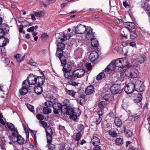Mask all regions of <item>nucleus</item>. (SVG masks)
Returning <instances> with one entry per match:
<instances>
[{"label":"nucleus","mask_w":150,"mask_h":150,"mask_svg":"<svg viewBox=\"0 0 150 150\" xmlns=\"http://www.w3.org/2000/svg\"><path fill=\"white\" fill-rule=\"evenodd\" d=\"M74 28L72 30L69 28L68 31L65 30L63 33H59V35L57 36V38L58 40L60 39V41L62 42H64L66 40H68L70 37L77 33L76 30H74Z\"/></svg>","instance_id":"f257e3e1"},{"label":"nucleus","mask_w":150,"mask_h":150,"mask_svg":"<svg viewBox=\"0 0 150 150\" xmlns=\"http://www.w3.org/2000/svg\"><path fill=\"white\" fill-rule=\"evenodd\" d=\"M81 113L80 110L78 108L74 109L69 108L67 110L66 114L70 116L69 117L71 119L75 120Z\"/></svg>","instance_id":"f03ea898"},{"label":"nucleus","mask_w":150,"mask_h":150,"mask_svg":"<svg viewBox=\"0 0 150 150\" xmlns=\"http://www.w3.org/2000/svg\"><path fill=\"white\" fill-rule=\"evenodd\" d=\"M124 73L127 76L132 78H136L139 75L138 70L135 68H132L131 70L128 69L125 71Z\"/></svg>","instance_id":"7ed1b4c3"},{"label":"nucleus","mask_w":150,"mask_h":150,"mask_svg":"<svg viewBox=\"0 0 150 150\" xmlns=\"http://www.w3.org/2000/svg\"><path fill=\"white\" fill-rule=\"evenodd\" d=\"M28 77L22 83V87L19 90L20 94H27L28 92Z\"/></svg>","instance_id":"20e7f679"},{"label":"nucleus","mask_w":150,"mask_h":150,"mask_svg":"<svg viewBox=\"0 0 150 150\" xmlns=\"http://www.w3.org/2000/svg\"><path fill=\"white\" fill-rule=\"evenodd\" d=\"M110 91L112 94H120L123 90L121 89L120 85L115 84L111 87Z\"/></svg>","instance_id":"39448f33"},{"label":"nucleus","mask_w":150,"mask_h":150,"mask_svg":"<svg viewBox=\"0 0 150 150\" xmlns=\"http://www.w3.org/2000/svg\"><path fill=\"white\" fill-rule=\"evenodd\" d=\"M136 86L132 83H128L127 86L125 88L124 91L127 94H132L134 90H135Z\"/></svg>","instance_id":"423d86ee"},{"label":"nucleus","mask_w":150,"mask_h":150,"mask_svg":"<svg viewBox=\"0 0 150 150\" xmlns=\"http://www.w3.org/2000/svg\"><path fill=\"white\" fill-rule=\"evenodd\" d=\"M46 136L47 137V142L48 143H51L52 140V135L53 132L51 127L48 126L45 128Z\"/></svg>","instance_id":"0eeeda50"},{"label":"nucleus","mask_w":150,"mask_h":150,"mask_svg":"<svg viewBox=\"0 0 150 150\" xmlns=\"http://www.w3.org/2000/svg\"><path fill=\"white\" fill-rule=\"evenodd\" d=\"M86 26L81 24H78L77 27L74 28V30H76L77 33L78 34H83L86 31Z\"/></svg>","instance_id":"6e6552de"},{"label":"nucleus","mask_w":150,"mask_h":150,"mask_svg":"<svg viewBox=\"0 0 150 150\" xmlns=\"http://www.w3.org/2000/svg\"><path fill=\"white\" fill-rule=\"evenodd\" d=\"M135 91L139 93L142 92L144 90V86L142 85L140 81L138 80L135 82Z\"/></svg>","instance_id":"1a4fd4ad"},{"label":"nucleus","mask_w":150,"mask_h":150,"mask_svg":"<svg viewBox=\"0 0 150 150\" xmlns=\"http://www.w3.org/2000/svg\"><path fill=\"white\" fill-rule=\"evenodd\" d=\"M74 73L76 79V78H79L83 76L85 73V71L83 69H78L74 71Z\"/></svg>","instance_id":"9d476101"},{"label":"nucleus","mask_w":150,"mask_h":150,"mask_svg":"<svg viewBox=\"0 0 150 150\" xmlns=\"http://www.w3.org/2000/svg\"><path fill=\"white\" fill-rule=\"evenodd\" d=\"M52 107L53 108L54 113L57 114H58L61 108V104L57 102L54 103Z\"/></svg>","instance_id":"9b49d317"},{"label":"nucleus","mask_w":150,"mask_h":150,"mask_svg":"<svg viewBox=\"0 0 150 150\" xmlns=\"http://www.w3.org/2000/svg\"><path fill=\"white\" fill-rule=\"evenodd\" d=\"M64 76L65 77L66 79L71 80H74L75 78L74 75V71L71 72L70 71L64 72Z\"/></svg>","instance_id":"f8f14e48"},{"label":"nucleus","mask_w":150,"mask_h":150,"mask_svg":"<svg viewBox=\"0 0 150 150\" xmlns=\"http://www.w3.org/2000/svg\"><path fill=\"white\" fill-rule=\"evenodd\" d=\"M86 38L88 40H89L90 39H91L92 38H94V35L92 32L93 29L89 27L86 28Z\"/></svg>","instance_id":"ddd939ff"},{"label":"nucleus","mask_w":150,"mask_h":150,"mask_svg":"<svg viewBox=\"0 0 150 150\" xmlns=\"http://www.w3.org/2000/svg\"><path fill=\"white\" fill-rule=\"evenodd\" d=\"M37 83V77L32 74H29V85H34Z\"/></svg>","instance_id":"4468645a"},{"label":"nucleus","mask_w":150,"mask_h":150,"mask_svg":"<svg viewBox=\"0 0 150 150\" xmlns=\"http://www.w3.org/2000/svg\"><path fill=\"white\" fill-rule=\"evenodd\" d=\"M98 53L96 51H93L90 54L89 56L90 60L91 62H93L98 58Z\"/></svg>","instance_id":"2eb2a0df"},{"label":"nucleus","mask_w":150,"mask_h":150,"mask_svg":"<svg viewBox=\"0 0 150 150\" xmlns=\"http://www.w3.org/2000/svg\"><path fill=\"white\" fill-rule=\"evenodd\" d=\"M56 56L58 57L60 60L62 64H64L67 62L66 58L63 55V52H60L56 53Z\"/></svg>","instance_id":"dca6fc26"},{"label":"nucleus","mask_w":150,"mask_h":150,"mask_svg":"<svg viewBox=\"0 0 150 150\" xmlns=\"http://www.w3.org/2000/svg\"><path fill=\"white\" fill-rule=\"evenodd\" d=\"M123 25L125 27L130 31V30L134 29L135 25L134 23L132 22H127L123 23Z\"/></svg>","instance_id":"f3484780"},{"label":"nucleus","mask_w":150,"mask_h":150,"mask_svg":"<svg viewBox=\"0 0 150 150\" xmlns=\"http://www.w3.org/2000/svg\"><path fill=\"white\" fill-rule=\"evenodd\" d=\"M11 137H9V138L13 142H15L17 141L18 137V132L17 131H15L14 132L11 133Z\"/></svg>","instance_id":"a211bd4d"},{"label":"nucleus","mask_w":150,"mask_h":150,"mask_svg":"<svg viewBox=\"0 0 150 150\" xmlns=\"http://www.w3.org/2000/svg\"><path fill=\"white\" fill-rule=\"evenodd\" d=\"M57 50L56 53L63 52V50L65 47V45L62 42H59L57 45Z\"/></svg>","instance_id":"6ab92c4d"},{"label":"nucleus","mask_w":150,"mask_h":150,"mask_svg":"<svg viewBox=\"0 0 150 150\" xmlns=\"http://www.w3.org/2000/svg\"><path fill=\"white\" fill-rule=\"evenodd\" d=\"M133 99L134 103H138L140 102L142 99V94H132Z\"/></svg>","instance_id":"aec40b11"},{"label":"nucleus","mask_w":150,"mask_h":150,"mask_svg":"<svg viewBox=\"0 0 150 150\" xmlns=\"http://www.w3.org/2000/svg\"><path fill=\"white\" fill-rule=\"evenodd\" d=\"M83 52V49L81 48L78 47L75 50L74 55L77 58H81L82 54Z\"/></svg>","instance_id":"412c9836"},{"label":"nucleus","mask_w":150,"mask_h":150,"mask_svg":"<svg viewBox=\"0 0 150 150\" xmlns=\"http://www.w3.org/2000/svg\"><path fill=\"white\" fill-rule=\"evenodd\" d=\"M45 81L44 76H38L37 77V83L35 84L39 86H42L44 84Z\"/></svg>","instance_id":"4be33fe9"},{"label":"nucleus","mask_w":150,"mask_h":150,"mask_svg":"<svg viewBox=\"0 0 150 150\" xmlns=\"http://www.w3.org/2000/svg\"><path fill=\"white\" fill-rule=\"evenodd\" d=\"M115 67L112 61L111 63L109 64L105 68V71L108 72L110 71L114 70L115 69Z\"/></svg>","instance_id":"5701e85b"},{"label":"nucleus","mask_w":150,"mask_h":150,"mask_svg":"<svg viewBox=\"0 0 150 150\" xmlns=\"http://www.w3.org/2000/svg\"><path fill=\"white\" fill-rule=\"evenodd\" d=\"M64 64V66L62 69V71L64 72H66L71 71V66L68 63H65Z\"/></svg>","instance_id":"b1692460"},{"label":"nucleus","mask_w":150,"mask_h":150,"mask_svg":"<svg viewBox=\"0 0 150 150\" xmlns=\"http://www.w3.org/2000/svg\"><path fill=\"white\" fill-rule=\"evenodd\" d=\"M148 1L146 0V1L143 3L141 5L142 8L146 11H149L150 8V4Z\"/></svg>","instance_id":"393cba45"},{"label":"nucleus","mask_w":150,"mask_h":150,"mask_svg":"<svg viewBox=\"0 0 150 150\" xmlns=\"http://www.w3.org/2000/svg\"><path fill=\"white\" fill-rule=\"evenodd\" d=\"M91 39V48L94 49L95 47H98L99 44L98 40L95 38H92Z\"/></svg>","instance_id":"a878e982"},{"label":"nucleus","mask_w":150,"mask_h":150,"mask_svg":"<svg viewBox=\"0 0 150 150\" xmlns=\"http://www.w3.org/2000/svg\"><path fill=\"white\" fill-rule=\"evenodd\" d=\"M9 40L7 38H0V47H4L6 45V43L8 42Z\"/></svg>","instance_id":"bb28decb"},{"label":"nucleus","mask_w":150,"mask_h":150,"mask_svg":"<svg viewBox=\"0 0 150 150\" xmlns=\"http://www.w3.org/2000/svg\"><path fill=\"white\" fill-rule=\"evenodd\" d=\"M85 96L86 95L84 94H81L77 98V100L80 105H83L84 104L86 100Z\"/></svg>","instance_id":"cd10ccee"},{"label":"nucleus","mask_w":150,"mask_h":150,"mask_svg":"<svg viewBox=\"0 0 150 150\" xmlns=\"http://www.w3.org/2000/svg\"><path fill=\"white\" fill-rule=\"evenodd\" d=\"M25 55H24L21 57L20 54H17L14 56V58L16 59L18 63H20L23 60L25 59Z\"/></svg>","instance_id":"c85d7f7f"},{"label":"nucleus","mask_w":150,"mask_h":150,"mask_svg":"<svg viewBox=\"0 0 150 150\" xmlns=\"http://www.w3.org/2000/svg\"><path fill=\"white\" fill-rule=\"evenodd\" d=\"M137 60L140 63L144 62L146 60V58L144 54L139 55L137 56Z\"/></svg>","instance_id":"c756f323"},{"label":"nucleus","mask_w":150,"mask_h":150,"mask_svg":"<svg viewBox=\"0 0 150 150\" xmlns=\"http://www.w3.org/2000/svg\"><path fill=\"white\" fill-rule=\"evenodd\" d=\"M115 67H122L123 65L121 60L120 59H117L115 61H112Z\"/></svg>","instance_id":"7c9ffc66"},{"label":"nucleus","mask_w":150,"mask_h":150,"mask_svg":"<svg viewBox=\"0 0 150 150\" xmlns=\"http://www.w3.org/2000/svg\"><path fill=\"white\" fill-rule=\"evenodd\" d=\"M94 91V87L92 85L88 86L85 90L86 94H92Z\"/></svg>","instance_id":"2f4dec72"},{"label":"nucleus","mask_w":150,"mask_h":150,"mask_svg":"<svg viewBox=\"0 0 150 150\" xmlns=\"http://www.w3.org/2000/svg\"><path fill=\"white\" fill-rule=\"evenodd\" d=\"M41 86H35L34 88V91L36 94H41L43 91L42 88Z\"/></svg>","instance_id":"473e14b6"},{"label":"nucleus","mask_w":150,"mask_h":150,"mask_svg":"<svg viewBox=\"0 0 150 150\" xmlns=\"http://www.w3.org/2000/svg\"><path fill=\"white\" fill-rule=\"evenodd\" d=\"M69 105V104H68L67 103H66V104H64L63 105L61 104V108L60 110L62 112L64 113H66L67 110L69 108H68V106Z\"/></svg>","instance_id":"72a5a7b5"},{"label":"nucleus","mask_w":150,"mask_h":150,"mask_svg":"<svg viewBox=\"0 0 150 150\" xmlns=\"http://www.w3.org/2000/svg\"><path fill=\"white\" fill-rule=\"evenodd\" d=\"M6 127L11 131L12 132H14L15 131H17L14 127V125L11 123L8 122L6 123Z\"/></svg>","instance_id":"f704fd0d"},{"label":"nucleus","mask_w":150,"mask_h":150,"mask_svg":"<svg viewBox=\"0 0 150 150\" xmlns=\"http://www.w3.org/2000/svg\"><path fill=\"white\" fill-rule=\"evenodd\" d=\"M115 144L117 146H121L123 144V139L122 138H117L115 140Z\"/></svg>","instance_id":"c9c22d12"},{"label":"nucleus","mask_w":150,"mask_h":150,"mask_svg":"<svg viewBox=\"0 0 150 150\" xmlns=\"http://www.w3.org/2000/svg\"><path fill=\"white\" fill-rule=\"evenodd\" d=\"M91 142L93 145L98 144L100 142V139L96 136H93L91 139Z\"/></svg>","instance_id":"e433bc0d"},{"label":"nucleus","mask_w":150,"mask_h":150,"mask_svg":"<svg viewBox=\"0 0 150 150\" xmlns=\"http://www.w3.org/2000/svg\"><path fill=\"white\" fill-rule=\"evenodd\" d=\"M112 94H105L103 96V98L104 100L107 101H110L113 99V96Z\"/></svg>","instance_id":"4c0bfd02"},{"label":"nucleus","mask_w":150,"mask_h":150,"mask_svg":"<svg viewBox=\"0 0 150 150\" xmlns=\"http://www.w3.org/2000/svg\"><path fill=\"white\" fill-rule=\"evenodd\" d=\"M107 105V102L104 101H102L99 103L98 106L101 109L103 110L106 107Z\"/></svg>","instance_id":"58836bf2"},{"label":"nucleus","mask_w":150,"mask_h":150,"mask_svg":"<svg viewBox=\"0 0 150 150\" xmlns=\"http://www.w3.org/2000/svg\"><path fill=\"white\" fill-rule=\"evenodd\" d=\"M114 123L118 127L121 126L122 124V121L117 117H115L114 119Z\"/></svg>","instance_id":"ea45409f"},{"label":"nucleus","mask_w":150,"mask_h":150,"mask_svg":"<svg viewBox=\"0 0 150 150\" xmlns=\"http://www.w3.org/2000/svg\"><path fill=\"white\" fill-rule=\"evenodd\" d=\"M109 134L111 137H115L118 136V134L115 130H110L108 131Z\"/></svg>","instance_id":"a19ab883"},{"label":"nucleus","mask_w":150,"mask_h":150,"mask_svg":"<svg viewBox=\"0 0 150 150\" xmlns=\"http://www.w3.org/2000/svg\"><path fill=\"white\" fill-rule=\"evenodd\" d=\"M137 36V34L135 31H132L130 32V38L132 40H133Z\"/></svg>","instance_id":"79ce46f5"},{"label":"nucleus","mask_w":150,"mask_h":150,"mask_svg":"<svg viewBox=\"0 0 150 150\" xmlns=\"http://www.w3.org/2000/svg\"><path fill=\"white\" fill-rule=\"evenodd\" d=\"M128 35L126 33L122 31L120 33V37L122 39H127L128 38Z\"/></svg>","instance_id":"37998d69"},{"label":"nucleus","mask_w":150,"mask_h":150,"mask_svg":"<svg viewBox=\"0 0 150 150\" xmlns=\"http://www.w3.org/2000/svg\"><path fill=\"white\" fill-rule=\"evenodd\" d=\"M117 130L118 132H120V133H123L125 132V127L124 126L122 127L121 126L118 127L117 128Z\"/></svg>","instance_id":"c03bdc74"},{"label":"nucleus","mask_w":150,"mask_h":150,"mask_svg":"<svg viewBox=\"0 0 150 150\" xmlns=\"http://www.w3.org/2000/svg\"><path fill=\"white\" fill-rule=\"evenodd\" d=\"M51 110L47 107H44L43 110V112L46 114H48L49 113H51Z\"/></svg>","instance_id":"a18cd8bd"},{"label":"nucleus","mask_w":150,"mask_h":150,"mask_svg":"<svg viewBox=\"0 0 150 150\" xmlns=\"http://www.w3.org/2000/svg\"><path fill=\"white\" fill-rule=\"evenodd\" d=\"M105 76V74L104 72H101L98 74L96 76V79L97 80H100L103 78Z\"/></svg>","instance_id":"49530a36"},{"label":"nucleus","mask_w":150,"mask_h":150,"mask_svg":"<svg viewBox=\"0 0 150 150\" xmlns=\"http://www.w3.org/2000/svg\"><path fill=\"white\" fill-rule=\"evenodd\" d=\"M17 141V142L20 144H21L23 143L24 142V139L21 136H18V137Z\"/></svg>","instance_id":"de8ad7c7"},{"label":"nucleus","mask_w":150,"mask_h":150,"mask_svg":"<svg viewBox=\"0 0 150 150\" xmlns=\"http://www.w3.org/2000/svg\"><path fill=\"white\" fill-rule=\"evenodd\" d=\"M52 100L50 99V101H47L45 103V105L46 106L50 108V107H52V105L53 104V102H52Z\"/></svg>","instance_id":"09e8293b"},{"label":"nucleus","mask_w":150,"mask_h":150,"mask_svg":"<svg viewBox=\"0 0 150 150\" xmlns=\"http://www.w3.org/2000/svg\"><path fill=\"white\" fill-rule=\"evenodd\" d=\"M49 145L47 144V146H48V148L49 150H55L56 148L55 145L52 144L48 143Z\"/></svg>","instance_id":"8fccbe9b"},{"label":"nucleus","mask_w":150,"mask_h":150,"mask_svg":"<svg viewBox=\"0 0 150 150\" xmlns=\"http://www.w3.org/2000/svg\"><path fill=\"white\" fill-rule=\"evenodd\" d=\"M125 132V135L127 137H130L132 135V132L130 130H127Z\"/></svg>","instance_id":"3c124183"},{"label":"nucleus","mask_w":150,"mask_h":150,"mask_svg":"<svg viewBox=\"0 0 150 150\" xmlns=\"http://www.w3.org/2000/svg\"><path fill=\"white\" fill-rule=\"evenodd\" d=\"M34 15L36 17H41L44 15V13L42 11H40L35 12Z\"/></svg>","instance_id":"603ef678"},{"label":"nucleus","mask_w":150,"mask_h":150,"mask_svg":"<svg viewBox=\"0 0 150 150\" xmlns=\"http://www.w3.org/2000/svg\"><path fill=\"white\" fill-rule=\"evenodd\" d=\"M52 91L54 93H59L61 90L55 87H53L52 89Z\"/></svg>","instance_id":"864d4df0"},{"label":"nucleus","mask_w":150,"mask_h":150,"mask_svg":"<svg viewBox=\"0 0 150 150\" xmlns=\"http://www.w3.org/2000/svg\"><path fill=\"white\" fill-rule=\"evenodd\" d=\"M81 135L80 133L79 132L76 134L75 138V140L77 141H79L81 137Z\"/></svg>","instance_id":"5fc2aeb1"},{"label":"nucleus","mask_w":150,"mask_h":150,"mask_svg":"<svg viewBox=\"0 0 150 150\" xmlns=\"http://www.w3.org/2000/svg\"><path fill=\"white\" fill-rule=\"evenodd\" d=\"M36 117L40 120H42L44 119L43 116L40 114H38L36 115Z\"/></svg>","instance_id":"6e6d98bb"},{"label":"nucleus","mask_w":150,"mask_h":150,"mask_svg":"<svg viewBox=\"0 0 150 150\" xmlns=\"http://www.w3.org/2000/svg\"><path fill=\"white\" fill-rule=\"evenodd\" d=\"M84 126L82 124H80L78 125V129L79 132H81L84 129Z\"/></svg>","instance_id":"4d7b16f0"},{"label":"nucleus","mask_w":150,"mask_h":150,"mask_svg":"<svg viewBox=\"0 0 150 150\" xmlns=\"http://www.w3.org/2000/svg\"><path fill=\"white\" fill-rule=\"evenodd\" d=\"M48 36L47 34H44L42 35L41 38L42 40H45L48 38Z\"/></svg>","instance_id":"13d9d810"},{"label":"nucleus","mask_w":150,"mask_h":150,"mask_svg":"<svg viewBox=\"0 0 150 150\" xmlns=\"http://www.w3.org/2000/svg\"><path fill=\"white\" fill-rule=\"evenodd\" d=\"M29 64H30L31 66H36L37 63L34 62L32 59H31L29 62Z\"/></svg>","instance_id":"bf43d9fd"},{"label":"nucleus","mask_w":150,"mask_h":150,"mask_svg":"<svg viewBox=\"0 0 150 150\" xmlns=\"http://www.w3.org/2000/svg\"><path fill=\"white\" fill-rule=\"evenodd\" d=\"M95 147L93 148V150H102L101 147L98 144L94 145Z\"/></svg>","instance_id":"052dcab7"},{"label":"nucleus","mask_w":150,"mask_h":150,"mask_svg":"<svg viewBox=\"0 0 150 150\" xmlns=\"http://www.w3.org/2000/svg\"><path fill=\"white\" fill-rule=\"evenodd\" d=\"M102 117H99L98 118V119L96 120V123L97 125H98L99 124L101 121H102Z\"/></svg>","instance_id":"680f3d73"},{"label":"nucleus","mask_w":150,"mask_h":150,"mask_svg":"<svg viewBox=\"0 0 150 150\" xmlns=\"http://www.w3.org/2000/svg\"><path fill=\"white\" fill-rule=\"evenodd\" d=\"M23 126L25 131L26 136L28 138V129H27V126L25 125H23Z\"/></svg>","instance_id":"e2e57ef3"},{"label":"nucleus","mask_w":150,"mask_h":150,"mask_svg":"<svg viewBox=\"0 0 150 150\" xmlns=\"http://www.w3.org/2000/svg\"><path fill=\"white\" fill-rule=\"evenodd\" d=\"M34 106L29 104V110H30L31 112L34 113V112H35V111H34Z\"/></svg>","instance_id":"0e129e2a"},{"label":"nucleus","mask_w":150,"mask_h":150,"mask_svg":"<svg viewBox=\"0 0 150 150\" xmlns=\"http://www.w3.org/2000/svg\"><path fill=\"white\" fill-rule=\"evenodd\" d=\"M10 61L8 59L6 58L5 59L4 61V63L5 64V66H7L9 63Z\"/></svg>","instance_id":"69168bd1"},{"label":"nucleus","mask_w":150,"mask_h":150,"mask_svg":"<svg viewBox=\"0 0 150 150\" xmlns=\"http://www.w3.org/2000/svg\"><path fill=\"white\" fill-rule=\"evenodd\" d=\"M4 34L5 33L4 30L0 28V38H4L3 36Z\"/></svg>","instance_id":"338daca9"},{"label":"nucleus","mask_w":150,"mask_h":150,"mask_svg":"<svg viewBox=\"0 0 150 150\" xmlns=\"http://www.w3.org/2000/svg\"><path fill=\"white\" fill-rule=\"evenodd\" d=\"M21 25H23V27L26 26L28 25V22L27 21H24L22 22Z\"/></svg>","instance_id":"774afa93"}]
</instances>
